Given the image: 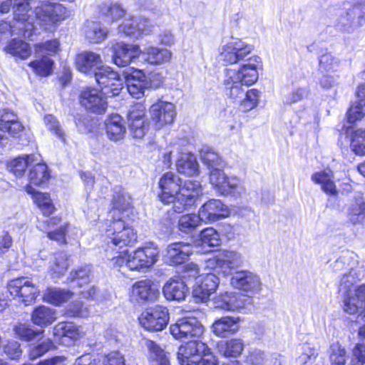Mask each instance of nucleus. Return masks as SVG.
I'll list each match as a JSON object with an SVG mask.
<instances>
[{
  "mask_svg": "<svg viewBox=\"0 0 365 365\" xmlns=\"http://www.w3.org/2000/svg\"><path fill=\"white\" fill-rule=\"evenodd\" d=\"M261 67L260 58L255 56L239 69L225 68L224 71L222 84L225 93L232 101L240 103L243 112L254 109L259 103V91L252 88L245 93L244 86H250L257 81L258 70Z\"/></svg>",
  "mask_w": 365,
  "mask_h": 365,
  "instance_id": "nucleus-1",
  "label": "nucleus"
},
{
  "mask_svg": "<svg viewBox=\"0 0 365 365\" xmlns=\"http://www.w3.org/2000/svg\"><path fill=\"white\" fill-rule=\"evenodd\" d=\"M32 0H15L14 4V20L18 29L26 33L35 28L36 23L47 29L48 26L53 25L58 21L63 19L65 8L58 4H42L36 7L34 11H30ZM26 36V34H24Z\"/></svg>",
  "mask_w": 365,
  "mask_h": 365,
  "instance_id": "nucleus-2",
  "label": "nucleus"
},
{
  "mask_svg": "<svg viewBox=\"0 0 365 365\" xmlns=\"http://www.w3.org/2000/svg\"><path fill=\"white\" fill-rule=\"evenodd\" d=\"M108 245L110 249L123 250L137 241L136 231L125 221V218L114 216L106 230Z\"/></svg>",
  "mask_w": 365,
  "mask_h": 365,
  "instance_id": "nucleus-3",
  "label": "nucleus"
},
{
  "mask_svg": "<svg viewBox=\"0 0 365 365\" xmlns=\"http://www.w3.org/2000/svg\"><path fill=\"white\" fill-rule=\"evenodd\" d=\"M209 179L214 190L221 195L239 199L245 194L242 181L235 175H227L222 169L212 170Z\"/></svg>",
  "mask_w": 365,
  "mask_h": 365,
  "instance_id": "nucleus-4",
  "label": "nucleus"
},
{
  "mask_svg": "<svg viewBox=\"0 0 365 365\" xmlns=\"http://www.w3.org/2000/svg\"><path fill=\"white\" fill-rule=\"evenodd\" d=\"M160 250L153 242L146 244L127 255V267L130 270L140 271L155 264L159 257Z\"/></svg>",
  "mask_w": 365,
  "mask_h": 365,
  "instance_id": "nucleus-5",
  "label": "nucleus"
},
{
  "mask_svg": "<svg viewBox=\"0 0 365 365\" xmlns=\"http://www.w3.org/2000/svg\"><path fill=\"white\" fill-rule=\"evenodd\" d=\"M94 77L106 96H118L123 88L124 79L109 66L102 65L95 71Z\"/></svg>",
  "mask_w": 365,
  "mask_h": 365,
  "instance_id": "nucleus-6",
  "label": "nucleus"
},
{
  "mask_svg": "<svg viewBox=\"0 0 365 365\" xmlns=\"http://www.w3.org/2000/svg\"><path fill=\"white\" fill-rule=\"evenodd\" d=\"M252 46L239 38H232L218 49V59L225 64H235L252 51Z\"/></svg>",
  "mask_w": 365,
  "mask_h": 365,
  "instance_id": "nucleus-7",
  "label": "nucleus"
},
{
  "mask_svg": "<svg viewBox=\"0 0 365 365\" xmlns=\"http://www.w3.org/2000/svg\"><path fill=\"white\" fill-rule=\"evenodd\" d=\"M8 291L14 297L26 306L34 304L39 294L38 288L27 277L11 280L7 285Z\"/></svg>",
  "mask_w": 365,
  "mask_h": 365,
  "instance_id": "nucleus-8",
  "label": "nucleus"
},
{
  "mask_svg": "<svg viewBox=\"0 0 365 365\" xmlns=\"http://www.w3.org/2000/svg\"><path fill=\"white\" fill-rule=\"evenodd\" d=\"M204 329L201 322L194 317H185L178 319L175 324L170 327L171 334L174 338L180 340L198 338L202 335Z\"/></svg>",
  "mask_w": 365,
  "mask_h": 365,
  "instance_id": "nucleus-9",
  "label": "nucleus"
},
{
  "mask_svg": "<svg viewBox=\"0 0 365 365\" xmlns=\"http://www.w3.org/2000/svg\"><path fill=\"white\" fill-rule=\"evenodd\" d=\"M139 322L145 329L161 331L168 324V309L167 307L160 305L149 307L140 314Z\"/></svg>",
  "mask_w": 365,
  "mask_h": 365,
  "instance_id": "nucleus-10",
  "label": "nucleus"
},
{
  "mask_svg": "<svg viewBox=\"0 0 365 365\" xmlns=\"http://www.w3.org/2000/svg\"><path fill=\"white\" fill-rule=\"evenodd\" d=\"M158 184L160 189L159 200L165 205L173 204L174 210V204L180 191V178L173 173L168 172L160 178Z\"/></svg>",
  "mask_w": 365,
  "mask_h": 365,
  "instance_id": "nucleus-11",
  "label": "nucleus"
},
{
  "mask_svg": "<svg viewBox=\"0 0 365 365\" xmlns=\"http://www.w3.org/2000/svg\"><path fill=\"white\" fill-rule=\"evenodd\" d=\"M123 75L127 83V90L135 98H140L145 95L147 89L153 87L141 70L130 68L124 71Z\"/></svg>",
  "mask_w": 365,
  "mask_h": 365,
  "instance_id": "nucleus-12",
  "label": "nucleus"
},
{
  "mask_svg": "<svg viewBox=\"0 0 365 365\" xmlns=\"http://www.w3.org/2000/svg\"><path fill=\"white\" fill-rule=\"evenodd\" d=\"M202 188L200 182L197 180L185 181L180 187L178 199L174 204V212L181 213L187 207L192 206L197 196L201 194Z\"/></svg>",
  "mask_w": 365,
  "mask_h": 365,
  "instance_id": "nucleus-13",
  "label": "nucleus"
},
{
  "mask_svg": "<svg viewBox=\"0 0 365 365\" xmlns=\"http://www.w3.org/2000/svg\"><path fill=\"white\" fill-rule=\"evenodd\" d=\"M153 24L145 18H132L125 19L118 27V34L121 36L138 38L141 35H148L153 32Z\"/></svg>",
  "mask_w": 365,
  "mask_h": 365,
  "instance_id": "nucleus-14",
  "label": "nucleus"
},
{
  "mask_svg": "<svg viewBox=\"0 0 365 365\" xmlns=\"http://www.w3.org/2000/svg\"><path fill=\"white\" fill-rule=\"evenodd\" d=\"M151 119L157 129L171 124L176 116L174 104L165 101H159L152 105L150 108Z\"/></svg>",
  "mask_w": 365,
  "mask_h": 365,
  "instance_id": "nucleus-15",
  "label": "nucleus"
},
{
  "mask_svg": "<svg viewBox=\"0 0 365 365\" xmlns=\"http://www.w3.org/2000/svg\"><path fill=\"white\" fill-rule=\"evenodd\" d=\"M344 295V311L352 315L365 317V284Z\"/></svg>",
  "mask_w": 365,
  "mask_h": 365,
  "instance_id": "nucleus-16",
  "label": "nucleus"
},
{
  "mask_svg": "<svg viewBox=\"0 0 365 365\" xmlns=\"http://www.w3.org/2000/svg\"><path fill=\"white\" fill-rule=\"evenodd\" d=\"M347 222L352 225L365 223V197L361 193H356L344 206Z\"/></svg>",
  "mask_w": 365,
  "mask_h": 365,
  "instance_id": "nucleus-17",
  "label": "nucleus"
},
{
  "mask_svg": "<svg viewBox=\"0 0 365 365\" xmlns=\"http://www.w3.org/2000/svg\"><path fill=\"white\" fill-rule=\"evenodd\" d=\"M230 284L233 287L251 294L259 292L262 287L259 277L248 271L235 273L231 277Z\"/></svg>",
  "mask_w": 365,
  "mask_h": 365,
  "instance_id": "nucleus-18",
  "label": "nucleus"
},
{
  "mask_svg": "<svg viewBox=\"0 0 365 365\" xmlns=\"http://www.w3.org/2000/svg\"><path fill=\"white\" fill-rule=\"evenodd\" d=\"M193 252V247L189 243L182 242L168 245L163 255L164 262L172 266L184 263Z\"/></svg>",
  "mask_w": 365,
  "mask_h": 365,
  "instance_id": "nucleus-19",
  "label": "nucleus"
},
{
  "mask_svg": "<svg viewBox=\"0 0 365 365\" xmlns=\"http://www.w3.org/2000/svg\"><path fill=\"white\" fill-rule=\"evenodd\" d=\"M207 351L208 346L206 344L197 340H191L179 347L178 359L181 365H190Z\"/></svg>",
  "mask_w": 365,
  "mask_h": 365,
  "instance_id": "nucleus-20",
  "label": "nucleus"
},
{
  "mask_svg": "<svg viewBox=\"0 0 365 365\" xmlns=\"http://www.w3.org/2000/svg\"><path fill=\"white\" fill-rule=\"evenodd\" d=\"M364 23L365 15L362 14L360 6L356 4L339 17L336 26L340 31L350 34Z\"/></svg>",
  "mask_w": 365,
  "mask_h": 365,
  "instance_id": "nucleus-21",
  "label": "nucleus"
},
{
  "mask_svg": "<svg viewBox=\"0 0 365 365\" xmlns=\"http://www.w3.org/2000/svg\"><path fill=\"white\" fill-rule=\"evenodd\" d=\"M202 222H212L229 216L230 211L226 205L220 200H210L199 209Z\"/></svg>",
  "mask_w": 365,
  "mask_h": 365,
  "instance_id": "nucleus-22",
  "label": "nucleus"
},
{
  "mask_svg": "<svg viewBox=\"0 0 365 365\" xmlns=\"http://www.w3.org/2000/svg\"><path fill=\"white\" fill-rule=\"evenodd\" d=\"M113 62L119 67H125L130 64L133 59L140 54L138 46L116 43L112 46Z\"/></svg>",
  "mask_w": 365,
  "mask_h": 365,
  "instance_id": "nucleus-23",
  "label": "nucleus"
},
{
  "mask_svg": "<svg viewBox=\"0 0 365 365\" xmlns=\"http://www.w3.org/2000/svg\"><path fill=\"white\" fill-rule=\"evenodd\" d=\"M106 95L101 91L100 93L97 89L86 88L81 94V104L86 109L93 113H102L107 108V102L106 101Z\"/></svg>",
  "mask_w": 365,
  "mask_h": 365,
  "instance_id": "nucleus-24",
  "label": "nucleus"
},
{
  "mask_svg": "<svg viewBox=\"0 0 365 365\" xmlns=\"http://www.w3.org/2000/svg\"><path fill=\"white\" fill-rule=\"evenodd\" d=\"M159 295V290L153 286L150 280H142L133 285L130 297L135 302H154Z\"/></svg>",
  "mask_w": 365,
  "mask_h": 365,
  "instance_id": "nucleus-25",
  "label": "nucleus"
},
{
  "mask_svg": "<svg viewBox=\"0 0 365 365\" xmlns=\"http://www.w3.org/2000/svg\"><path fill=\"white\" fill-rule=\"evenodd\" d=\"M219 283V278L215 274L208 273L203 276H198L193 287L194 297L201 301L207 299L215 292Z\"/></svg>",
  "mask_w": 365,
  "mask_h": 365,
  "instance_id": "nucleus-26",
  "label": "nucleus"
},
{
  "mask_svg": "<svg viewBox=\"0 0 365 365\" xmlns=\"http://www.w3.org/2000/svg\"><path fill=\"white\" fill-rule=\"evenodd\" d=\"M75 63L78 71L85 74H95V71L103 64L101 55L92 51L78 53Z\"/></svg>",
  "mask_w": 365,
  "mask_h": 365,
  "instance_id": "nucleus-27",
  "label": "nucleus"
},
{
  "mask_svg": "<svg viewBox=\"0 0 365 365\" xmlns=\"http://www.w3.org/2000/svg\"><path fill=\"white\" fill-rule=\"evenodd\" d=\"M215 308L229 312L238 311L245 305V297L236 292H225L214 299Z\"/></svg>",
  "mask_w": 365,
  "mask_h": 365,
  "instance_id": "nucleus-28",
  "label": "nucleus"
},
{
  "mask_svg": "<svg viewBox=\"0 0 365 365\" xmlns=\"http://www.w3.org/2000/svg\"><path fill=\"white\" fill-rule=\"evenodd\" d=\"M240 322V317H222L214 322L211 329L215 336L225 338L239 331Z\"/></svg>",
  "mask_w": 365,
  "mask_h": 365,
  "instance_id": "nucleus-29",
  "label": "nucleus"
},
{
  "mask_svg": "<svg viewBox=\"0 0 365 365\" xmlns=\"http://www.w3.org/2000/svg\"><path fill=\"white\" fill-rule=\"evenodd\" d=\"M61 222V218L58 217H55L51 218L49 220H46V221L39 222L38 227L47 233V237L51 240L60 242L61 244H65L66 241V234L68 231V228L69 225L68 223H64L61 225L59 227L54 230H51L55 227V226L58 225Z\"/></svg>",
  "mask_w": 365,
  "mask_h": 365,
  "instance_id": "nucleus-30",
  "label": "nucleus"
},
{
  "mask_svg": "<svg viewBox=\"0 0 365 365\" xmlns=\"http://www.w3.org/2000/svg\"><path fill=\"white\" fill-rule=\"evenodd\" d=\"M75 365H126L124 356L119 351H111L107 355L93 359L89 354L79 357Z\"/></svg>",
  "mask_w": 365,
  "mask_h": 365,
  "instance_id": "nucleus-31",
  "label": "nucleus"
},
{
  "mask_svg": "<svg viewBox=\"0 0 365 365\" xmlns=\"http://www.w3.org/2000/svg\"><path fill=\"white\" fill-rule=\"evenodd\" d=\"M105 130L108 138L114 142L122 140L126 134L125 122L118 114H112L105 120Z\"/></svg>",
  "mask_w": 365,
  "mask_h": 365,
  "instance_id": "nucleus-32",
  "label": "nucleus"
},
{
  "mask_svg": "<svg viewBox=\"0 0 365 365\" xmlns=\"http://www.w3.org/2000/svg\"><path fill=\"white\" fill-rule=\"evenodd\" d=\"M56 340L60 343L68 345L73 341L78 339L81 333L78 327L72 322H60L53 329Z\"/></svg>",
  "mask_w": 365,
  "mask_h": 365,
  "instance_id": "nucleus-33",
  "label": "nucleus"
},
{
  "mask_svg": "<svg viewBox=\"0 0 365 365\" xmlns=\"http://www.w3.org/2000/svg\"><path fill=\"white\" fill-rule=\"evenodd\" d=\"M163 294L168 300L181 301L188 293V288L181 279H170L163 287Z\"/></svg>",
  "mask_w": 365,
  "mask_h": 365,
  "instance_id": "nucleus-34",
  "label": "nucleus"
},
{
  "mask_svg": "<svg viewBox=\"0 0 365 365\" xmlns=\"http://www.w3.org/2000/svg\"><path fill=\"white\" fill-rule=\"evenodd\" d=\"M143 59L152 65H159L168 62L172 56L170 50L160 48L156 46H149L140 51Z\"/></svg>",
  "mask_w": 365,
  "mask_h": 365,
  "instance_id": "nucleus-35",
  "label": "nucleus"
},
{
  "mask_svg": "<svg viewBox=\"0 0 365 365\" xmlns=\"http://www.w3.org/2000/svg\"><path fill=\"white\" fill-rule=\"evenodd\" d=\"M0 128L12 136L18 135L24 128L17 115L8 109L0 110Z\"/></svg>",
  "mask_w": 365,
  "mask_h": 365,
  "instance_id": "nucleus-36",
  "label": "nucleus"
},
{
  "mask_svg": "<svg viewBox=\"0 0 365 365\" xmlns=\"http://www.w3.org/2000/svg\"><path fill=\"white\" fill-rule=\"evenodd\" d=\"M85 38L91 43H100L108 35V30L99 21L87 20L82 29Z\"/></svg>",
  "mask_w": 365,
  "mask_h": 365,
  "instance_id": "nucleus-37",
  "label": "nucleus"
},
{
  "mask_svg": "<svg viewBox=\"0 0 365 365\" xmlns=\"http://www.w3.org/2000/svg\"><path fill=\"white\" fill-rule=\"evenodd\" d=\"M114 216L125 218L131 212V198L124 190L115 192L113 198Z\"/></svg>",
  "mask_w": 365,
  "mask_h": 365,
  "instance_id": "nucleus-38",
  "label": "nucleus"
},
{
  "mask_svg": "<svg viewBox=\"0 0 365 365\" xmlns=\"http://www.w3.org/2000/svg\"><path fill=\"white\" fill-rule=\"evenodd\" d=\"M179 173L193 176L199 173V165L195 156L190 153H182L176 163Z\"/></svg>",
  "mask_w": 365,
  "mask_h": 365,
  "instance_id": "nucleus-39",
  "label": "nucleus"
},
{
  "mask_svg": "<svg viewBox=\"0 0 365 365\" xmlns=\"http://www.w3.org/2000/svg\"><path fill=\"white\" fill-rule=\"evenodd\" d=\"M312 180L321 185L322 190L328 195H336L338 193L336 187L333 181L334 175L330 170H323L314 173L311 177Z\"/></svg>",
  "mask_w": 365,
  "mask_h": 365,
  "instance_id": "nucleus-40",
  "label": "nucleus"
},
{
  "mask_svg": "<svg viewBox=\"0 0 365 365\" xmlns=\"http://www.w3.org/2000/svg\"><path fill=\"white\" fill-rule=\"evenodd\" d=\"M26 191L32 195L34 202L44 215H50L53 212L55 207L48 194L36 192L30 185L26 187Z\"/></svg>",
  "mask_w": 365,
  "mask_h": 365,
  "instance_id": "nucleus-41",
  "label": "nucleus"
},
{
  "mask_svg": "<svg viewBox=\"0 0 365 365\" xmlns=\"http://www.w3.org/2000/svg\"><path fill=\"white\" fill-rule=\"evenodd\" d=\"M56 319L55 310L46 307L39 306L34 309L31 314L33 323L41 327H46Z\"/></svg>",
  "mask_w": 365,
  "mask_h": 365,
  "instance_id": "nucleus-42",
  "label": "nucleus"
},
{
  "mask_svg": "<svg viewBox=\"0 0 365 365\" xmlns=\"http://www.w3.org/2000/svg\"><path fill=\"white\" fill-rule=\"evenodd\" d=\"M217 348L222 356L236 358L242 354L244 349V343L242 339L235 338L220 342Z\"/></svg>",
  "mask_w": 365,
  "mask_h": 365,
  "instance_id": "nucleus-43",
  "label": "nucleus"
},
{
  "mask_svg": "<svg viewBox=\"0 0 365 365\" xmlns=\"http://www.w3.org/2000/svg\"><path fill=\"white\" fill-rule=\"evenodd\" d=\"M144 345L147 347L150 365H170L163 349L153 341L145 339Z\"/></svg>",
  "mask_w": 365,
  "mask_h": 365,
  "instance_id": "nucleus-44",
  "label": "nucleus"
},
{
  "mask_svg": "<svg viewBox=\"0 0 365 365\" xmlns=\"http://www.w3.org/2000/svg\"><path fill=\"white\" fill-rule=\"evenodd\" d=\"M35 161H38L34 155L19 157L11 160L8 168L16 177H21L28 167L32 166Z\"/></svg>",
  "mask_w": 365,
  "mask_h": 365,
  "instance_id": "nucleus-45",
  "label": "nucleus"
},
{
  "mask_svg": "<svg viewBox=\"0 0 365 365\" xmlns=\"http://www.w3.org/2000/svg\"><path fill=\"white\" fill-rule=\"evenodd\" d=\"M202 162L211 170L221 169L223 167V162L219 154L212 148L209 147L203 148L200 151Z\"/></svg>",
  "mask_w": 365,
  "mask_h": 365,
  "instance_id": "nucleus-46",
  "label": "nucleus"
},
{
  "mask_svg": "<svg viewBox=\"0 0 365 365\" xmlns=\"http://www.w3.org/2000/svg\"><path fill=\"white\" fill-rule=\"evenodd\" d=\"M32 166L29 176V185L31 186V184L41 185L46 183L49 178L47 166L44 163H40L38 161H35Z\"/></svg>",
  "mask_w": 365,
  "mask_h": 365,
  "instance_id": "nucleus-47",
  "label": "nucleus"
},
{
  "mask_svg": "<svg viewBox=\"0 0 365 365\" xmlns=\"http://www.w3.org/2000/svg\"><path fill=\"white\" fill-rule=\"evenodd\" d=\"M341 68V63L331 53H325L319 58V71L321 73H337Z\"/></svg>",
  "mask_w": 365,
  "mask_h": 365,
  "instance_id": "nucleus-48",
  "label": "nucleus"
},
{
  "mask_svg": "<svg viewBox=\"0 0 365 365\" xmlns=\"http://www.w3.org/2000/svg\"><path fill=\"white\" fill-rule=\"evenodd\" d=\"M69 265V259L66 253H56L50 267V273L54 278L59 277L66 272Z\"/></svg>",
  "mask_w": 365,
  "mask_h": 365,
  "instance_id": "nucleus-49",
  "label": "nucleus"
},
{
  "mask_svg": "<svg viewBox=\"0 0 365 365\" xmlns=\"http://www.w3.org/2000/svg\"><path fill=\"white\" fill-rule=\"evenodd\" d=\"M5 51L21 59L27 58L31 53V48L27 43L16 38L9 43L5 48Z\"/></svg>",
  "mask_w": 365,
  "mask_h": 365,
  "instance_id": "nucleus-50",
  "label": "nucleus"
},
{
  "mask_svg": "<svg viewBox=\"0 0 365 365\" xmlns=\"http://www.w3.org/2000/svg\"><path fill=\"white\" fill-rule=\"evenodd\" d=\"M201 222L202 221L199 212L198 215H183L178 220V230L186 234L191 233L200 225Z\"/></svg>",
  "mask_w": 365,
  "mask_h": 365,
  "instance_id": "nucleus-51",
  "label": "nucleus"
},
{
  "mask_svg": "<svg viewBox=\"0 0 365 365\" xmlns=\"http://www.w3.org/2000/svg\"><path fill=\"white\" fill-rule=\"evenodd\" d=\"M221 269H232L242 262L240 253L231 250H222L218 252Z\"/></svg>",
  "mask_w": 365,
  "mask_h": 365,
  "instance_id": "nucleus-52",
  "label": "nucleus"
},
{
  "mask_svg": "<svg viewBox=\"0 0 365 365\" xmlns=\"http://www.w3.org/2000/svg\"><path fill=\"white\" fill-rule=\"evenodd\" d=\"M328 355L331 365H345L347 352L344 346L339 342L331 344L328 350Z\"/></svg>",
  "mask_w": 365,
  "mask_h": 365,
  "instance_id": "nucleus-53",
  "label": "nucleus"
},
{
  "mask_svg": "<svg viewBox=\"0 0 365 365\" xmlns=\"http://www.w3.org/2000/svg\"><path fill=\"white\" fill-rule=\"evenodd\" d=\"M350 148L356 155H365V130L358 129L350 135Z\"/></svg>",
  "mask_w": 365,
  "mask_h": 365,
  "instance_id": "nucleus-54",
  "label": "nucleus"
},
{
  "mask_svg": "<svg viewBox=\"0 0 365 365\" xmlns=\"http://www.w3.org/2000/svg\"><path fill=\"white\" fill-rule=\"evenodd\" d=\"M42 58L39 60H35L29 63L34 71L38 76H49L53 69V61L48 56L41 55Z\"/></svg>",
  "mask_w": 365,
  "mask_h": 365,
  "instance_id": "nucleus-55",
  "label": "nucleus"
},
{
  "mask_svg": "<svg viewBox=\"0 0 365 365\" xmlns=\"http://www.w3.org/2000/svg\"><path fill=\"white\" fill-rule=\"evenodd\" d=\"M127 250L111 249L107 251V256L110 259V266L120 271V269L127 267Z\"/></svg>",
  "mask_w": 365,
  "mask_h": 365,
  "instance_id": "nucleus-56",
  "label": "nucleus"
},
{
  "mask_svg": "<svg viewBox=\"0 0 365 365\" xmlns=\"http://www.w3.org/2000/svg\"><path fill=\"white\" fill-rule=\"evenodd\" d=\"M72 296L69 291L58 289H48L47 292L44 294V299L53 304L59 305L68 300Z\"/></svg>",
  "mask_w": 365,
  "mask_h": 365,
  "instance_id": "nucleus-57",
  "label": "nucleus"
},
{
  "mask_svg": "<svg viewBox=\"0 0 365 365\" xmlns=\"http://www.w3.org/2000/svg\"><path fill=\"white\" fill-rule=\"evenodd\" d=\"M299 355L298 356L299 363L307 364L309 361L316 359L318 355L317 349L314 344L310 343H304L299 346Z\"/></svg>",
  "mask_w": 365,
  "mask_h": 365,
  "instance_id": "nucleus-58",
  "label": "nucleus"
},
{
  "mask_svg": "<svg viewBox=\"0 0 365 365\" xmlns=\"http://www.w3.org/2000/svg\"><path fill=\"white\" fill-rule=\"evenodd\" d=\"M358 280L359 276L356 271L353 269H351L348 274H344L342 277L339 285V292L345 294L347 292H353L354 289H356L354 284Z\"/></svg>",
  "mask_w": 365,
  "mask_h": 365,
  "instance_id": "nucleus-59",
  "label": "nucleus"
},
{
  "mask_svg": "<svg viewBox=\"0 0 365 365\" xmlns=\"http://www.w3.org/2000/svg\"><path fill=\"white\" fill-rule=\"evenodd\" d=\"M53 346V343L49 339H45L38 344L29 346V357L31 360L36 359L48 351Z\"/></svg>",
  "mask_w": 365,
  "mask_h": 365,
  "instance_id": "nucleus-60",
  "label": "nucleus"
},
{
  "mask_svg": "<svg viewBox=\"0 0 365 365\" xmlns=\"http://www.w3.org/2000/svg\"><path fill=\"white\" fill-rule=\"evenodd\" d=\"M99 10L102 15L110 16L112 21L117 20L125 14L124 9L118 4H103L100 6Z\"/></svg>",
  "mask_w": 365,
  "mask_h": 365,
  "instance_id": "nucleus-61",
  "label": "nucleus"
},
{
  "mask_svg": "<svg viewBox=\"0 0 365 365\" xmlns=\"http://www.w3.org/2000/svg\"><path fill=\"white\" fill-rule=\"evenodd\" d=\"M200 239L202 245L210 247H216L220 244L219 233L212 227H208L201 231Z\"/></svg>",
  "mask_w": 365,
  "mask_h": 365,
  "instance_id": "nucleus-62",
  "label": "nucleus"
},
{
  "mask_svg": "<svg viewBox=\"0 0 365 365\" xmlns=\"http://www.w3.org/2000/svg\"><path fill=\"white\" fill-rule=\"evenodd\" d=\"M15 334L22 340L31 341L39 334H42L43 331H34L25 324H19L14 327Z\"/></svg>",
  "mask_w": 365,
  "mask_h": 365,
  "instance_id": "nucleus-63",
  "label": "nucleus"
},
{
  "mask_svg": "<svg viewBox=\"0 0 365 365\" xmlns=\"http://www.w3.org/2000/svg\"><path fill=\"white\" fill-rule=\"evenodd\" d=\"M76 125L81 133H88L96 129L97 121L88 115H81L76 118Z\"/></svg>",
  "mask_w": 365,
  "mask_h": 365,
  "instance_id": "nucleus-64",
  "label": "nucleus"
}]
</instances>
